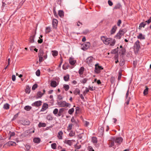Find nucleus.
Instances as JSON below:
<instances>
[{
    "label": "nucleus",
    "instance_id": "obj_1",
    "mask_svg": "<svg viewBox=\"0 0 151 151\" xmlns=\"http://www.w3.org/2000/svg\"><path fill=\"white\" fill-rule=\"evenodd\" d=\"M94 72L97 74H99L101 72V70H103L104 68L101 66H100L99 63H97L95 65Z\"/></svg>",
    "mask_w": 151,
    "mask_h": 151
},
{
    "label": "nucleus",
    "instance_id": "obj_2",
    "mask_svg": "<svg viewBox=\"0 0 151 151\" xmlns=\"http://www.w3.org/2000/svg\"><path fill=\"white\" fill-rule=\"evenodd\" d=\"M125 30L124 29H120L117 33L116 35L115 36V37L116 39H120L122 36L126 32Z\"/></svg>",
    "mask_w": 151,
    "mask_h": 151
},
{
    "label": "nucleus",
    "instance_id": "obj_3",
    "mask_svg": "<svg viewBox=\"0 0 151 151\" xmlns=\"http://www.w3.org/2000/svg\"><path fill=\"white\" fill-rule=\"evenodd\" d=\"M90 42H86L81 45V49L84 51H86L90 47Z\"/></svg>",
    "mask_w": 151,
    "mask_h": 151
},
{
    "label": "nucleus",
    "instance_id": "obj_4",
    "mask_svg": "<svg viewBox=\"0 0 151 151\" xmlns=\"http://www.w3.org/2000/svg\"><path fill=\"white\" fill-rule=\"evenodd\" d=\"M58 104L60 107H69L71 105L70 104L67 103L65 101L58 102Z\"/></svg>",
    "mask_w": 151,
    "mask_h": 151
},
{
    "label": "nucleus",
    "instance_id": "obj_5",
    "mask_svg": "<svg viewBox=\"0 0 151 151\" xmlns=\"http://www.w3.org/2000/svg\"><path fill=\"white\" fill-rule=\"evenodd\" d=\"M101 40L106 45H109V42L110 40H112V38H108L104 36H102L101 37Z\"/></svg>",
    "mask_w": 151,
    "mask_h": 151
},
{
    "label": "nucleus",
    "instance_id": "obj_6",
    "mask_svg": "<svg viewBox=\"0 0 151 151\" xmlns=\"http://www.w3.org/2000/svg\"><path fill=\"white\" fill-rule=\"evenodd\" d=\"M140 42L139 40H137L134 44V50L138 52L140 48Z\"/></svg>",
    "mask_w": 151,
    "mask_h": 151
},
{
    "label": "nucleus",
    "instance_id": "obj_7",
    "mask_svg": "<svg viewBox=\"0 0 151 151\" xmlns=\"http://www.w3.org/2000/svg\"><path fill=\"white\" fill-rule=\"evenodd\" d=\"M42 103L41 101H37L33 103L32 106H33L39 107L42 105Z\"/></svg>",
    "mask_w": 151,
    "mask_h": 151
},
{
    "label": "nucleus",
    "instance_id": "obj_8",
    "mask_svg": "<svg viewBox=\"0 0 151 151\" xmlns=\"http://www.w3.org/2000/svg\"><path fill=\"white\" fill-rule=\"evenodd\" d=\"M123 140L122 137H117L115 140V142L117 145H120L122 142Z\"/></svg>",
    "mask_w": 151,
    "mask_h": 151
},
{
    "label": "nucleus",
    "instance_id": "obj_9",
    "mask_svg": "<svg viewBox=\"0 0 151 151\" xmlns=\"http://www.w3.org/2000/svg\"><path fill=\"white\" fill-rule=\"evenodd\" d=\"M58 21L56 19H53L52 22V25L53 28L56 29L57 27Z\"/></svg>",
    "mask_w": 151,
    "mask_h": 151
},
{
    "label": "nucleus",
    "instance_id": "obj_10",
    "mask_svg": "<svg viewBox=\"0 0 151 151\" xmlns=\"http://www.w3.org/2000/svg\"><path fill=\"white\" fill-rule=\"evenodd\" d=\"M117 27L116 25L113 26L110 31V34L112 35L114 34L117 29Z\"/></svg>",
    "mask_w": 151,
    "mask_h": 151
},
{
    "label": "nucleus",
    "instance_id": "obj_11",
    "mask_svg": "<svg viewBox=\"0 0 151 151\" xmlns=\"http://www.w3.org/2000/svg\"><path fill=\"white\" fill-rule=\"evenodd\" d=\"M64 110V108H62L60 109L59 110V111H58V116H62V117H63V113Z\"/></svg>",
    "mask_w": 151,
    "mask_h": 151
},
{
    "label": "nucleus",
    "instance_id": "obj_12",
    "mask_svg": "<svg viewBox=\"0 0 151 151\" xmlns=\"http://www.w3.org/2000/svg\"><path fill=\"white\" fill-rule=\"evenodd\" d=\"M48 108V104L46 103H44L42 105V108L40 110L41 111H43L45 110Z\"/></svg>",
    "mask_w": 151,
    "mask_h": 151
},
{
    "label": "nucleus",
    "instance_id": "obj_13",
    "mask_svg": "<svg viewBox=\"0 0 151 151\" xmlns=\"http://www.w3.org/2000/svg\"><path fill=\"white\" fill-rule=\"evenodd\" d=\"M69 61L70 64L71 65H74L76 62V60H74V58L72 57L70 58Z\"/></svg>",
    "mask_w": 151,
    "mask_h": 151
},
{
    "label": "nucleus",
    "instance_id": "obj_14",
    "mask_svg": "<svg viewBox=\"0 0 151 151\" xmlns=\"http://www.w3.org/2000/svg\"><path fill=\"white\" fill-rule=\"evenodd\" d=\"M72 141H74V140H70L68 139H65L64 141V142L65 143L68 144L69 146H71L73 144V142H72Z\"/></svg>",
    "mask_w": 151,
    "mask_h": 151
},
{
    "label": "nucleus",
    "instance_id": "obj_15",
    "mask_svg": "<svg viewBox=\"0 0 151 151\" xmlns=\"http://www.w3.org/2000/svg\"><path fill=\"white\" fill-rule=\"evenodd\" d=\"M115 39H113L112 38V40H110L109 41V44L110 45V46H113L115 44Z\"/></svg>",
    "mask_w": 151,
    "mask_h": 151
},
{
    "label": "nucleus",
    "instance_id": "obj_16",
    "mask_svg": "<svg viewBox=\"0 0 151 151\" xmlns=\"http://www.w3.org/2000/svg\"><path fill=\"white\" fill-rule=\"evenodd\" d=\"M93 57L90 56L88 58L86 59V62L88 63H92L93 61Z\"/></svg>",
    "mask_w": 151,
    "mask_h": 151
},
{
    "label": "nucleus",
    "instance_id": "obj_17",
    "mask_svg": "<svg viewBox=\"0 0 151 151\" xmlns=\"http://www.w3.org/2000/svg\"><path fill=\"white\" fill-rule=\"evenodd\" d=\"M63 133L62 131H60L58 134L57 137L59 139H62V136Z\"/></svg>",
    "mask_w": 151,
    "mask_h": 151
},
{
    "label": "nucleus",
    "instance_id": "obj_18",
    "mask_svg": "<svg viewBox=\"0 0 151 151\" xmlns=\"http://www.w3.org/2000/svg\"><path fill=\"white\" fill-rule=\"evenodd\" d=\"M6 144L9 146H16V143L15 142L13 141H9L6 143Z\"/></svg>",
    "mask_w": 151,
    "mask_h": 151
},
{
    "label": "nucleus",
    "instance_id": "obj_19",
    "mask_svg": "<svg viewBox=\"0 0 151 151\" xmlns=\"http://www.w3.org/2000/svg\"><path fill=\"white\" fill-rule=\"evenodd\" d=\"M137 38L140 40H144L145 39V35H143L142 34L140 33L139 35L137 36Z\"/></svg>",
    "mask_w": 151,
    "mask_h": 151
},
{
    "label": "nucleus",
    "instance_id": "obj_20",
    "mask_svg": "<svg viewBox=\"0 0 151 151\" xmlns=\"http://www.w3.org/2000/svg\"><path fill=\"white\" fill-rule=\"evenodd\" d=\"M43 94L44 93H42L40 91L37 92V96L36 97V99H37L41 98Z\"/></svg>",
    "mask_w": 151,
    "mask_h": 151
},
{
    "label": "nucleus",
    "instance_id": "obj_21",
    "mask_svg": "<svg viewBox=\"0 0 151 151\" xmlns=\"http://www.w3.org/2000/svg\"><path fill=\"white\" fill-rule=\"evenodd\" d=\"M44 52L43 50L40 49L39 50V52L38 54V57H42L43 56Z\"/></svg>",
    "mask_w": 151,
    "mask_h": 151
},
{
    "label": "nucleus",
    "instance_id": "obj_22",
    "mask_svg": "<svg viewBox=\"0 0 151 151\" xmlns=\"http://www.w3.org/2000/svg\"><path fill=\"white\" fill-rule=\"evenodd\" d=\"M41 141L40 139L38 137H35L33 139V141L36 143H39Z\"/></svg>",
    "mask_w": 151,
    "mask_h": 151
},
{
    "label": "nucleus",
    "instance_id": "obj_23",
    "mask_svg": "<svg viewBox=\"0 0 151 151\" xmlns=\"http://www.w3.org/2000/svg\"><path fill=\"white\" fill-rule=\"evenodd\" d=\"M146 24V23L145 22H142L139 24V29H140L142 27H144Z\"/></svg>",
    "mask_w": 151,
    "mask_h": 151
},
{
    "label": "nucleus",
    "instance_id": "obj_24",
    "mask_svg": "<svg viewBox=\"0 0 151 151\" xmlns=\"http://www.w3.org/2000/svg\"><path fill=\"white\" fill-rule=\"evenodd\" d=\"M51 86L53 87H55L57 86L56 82L55 81H53L51 82Z\"/></svg>",
    "mask_w": 151,
    "mask_h": 151
},
{
    "label": "nucleus",
    "instance_id": "obj_25",
    "mask_svg": "<svg viewBox=\"0 0 151 151\" xmlns=\"http://www.w3.org/2000/svg\"><path fill=\"white\" fill-rule=\"evenodd\" d=\"M58 14L60 17L63 18L64 15V12L63 11L60 10L58 11Z\"/></svg>",
    "mask_w": 151,
    "mask_h": 151
},
{
    "label": "nucleus",
    "instance_id": "obj_26",
    "mask_svg": "<svg viewBox=\"0 0 151 151\" xmlns=\"http://www.w3.org/2000/svg\"><path fill=\"white\" fill-rule=\"evenodd\" d=\"M122 6L121 5L120 3H118L114 7V9H119Z\"/></svg>",
    "mask_w": 151,
    "mask_h": 151
},
{
    "label": "nucleus",
    "instance_id": "obj_27",
    "mask_svg": "<svg viewBox=\"0 0 151 151\" xmlns=\"http://www.w3.org/2000/svg\"><path fill=\"white\" fill-rule=\"evenodd\" d=\"M84 70V68L83 67H82L80 68L78 73L80 75H82Z\"/></svg>",
    "mask_w": 151,
    "mask_h": 151
},
{
    "label": "nucleus",
    "instance_id": "obj_28",
    "mask_svg": "<svg viewBox=\"0 0 151 151\" xmlns=\"http://www.w3.org/2000/svg\"><path fill=\"white\" fill-rule=\"evenodd\" d=\"M2 10H4L5 11L6 10L7 5L4 2H2Z\"/></svg>",
    "mask_w": 151,
    "mask_h": 151
},
{
    "label": "nucleus",
    "instance_id": "obj_29",
    "mask_svg": "<svg viewBox=\"0 0 151 151\" xmlns=\"http://www.w3.org/2000/svg\"><path fill=\"white\" fill-rule=\"evenodd\" d=\"M145 88L143 92V94L145 96L147 95L148 93V88L147 86H145Z\"/></svg>",
    "mask_w": 151,
    "mask_h": 151
},
{
    "label": "nucleus",
    "instance_id": "obj_30",
    "mask_svg": "<svg viewBox=\"0 0 151 151\" xmlns=\"http://www.w3.org/2000/svg\"><path fill=\"white\" fill-rule=\"evenodd\" d=\"M9 139H10L11 137L14 136L15 135V133L14 132H11L10 131H9Z\"/></svg>",
    "mask_w": 151,
    "mask_h": 151
},
{
    "label": "nucleus",
    "instance_id": "obj_31",
    "mask_svg": "<svg viewBox=\"0 0 151 151\" xmlns=\"http://www.w3.org/2000/svg\"><path fill=\"white\" fill-rule=\"evenodd\" d=\"M99 131L100 133L103 134L104 132V128L103 127L100 126L99 128Z\"/></svg>",
    "mask_w": 151,
    "mask_h": 151
},
{
    "label": "nucleus",
    "instance_id": "obj_32",
    "mask_svg": "<svg viewBox=\"0 0 151 151\" xmlns=\"http://www.w3.org/2000/svg\"><path fill=\"white\" fill-rule=\"evenodd\" d=\"M118 47L117 48L114 49V50H112L111 53L112 54H115L118 52Z\"/></svg>",
    "mask_w": 151,
    "mask_h": 151
},
{
    "label": "nucleus",
    "instance_id": "obj_33",
    "mask_svg": "<svg viewBox=\"0 0 151 151\" xmlns=\"http://www.w3.org/2000/svg\"><path fill=\"white\" fill-rule=\"evenodd\" d=\"M80 92V90L78 88H76L73 92V93L76 95L77 94H79Z\"/></svg>",
    "mask_w": 151,
    "mask_h": 151
},
{
    "label": "nucleus",
    "instance_id": "obj_34",
    "mask_svg": "<svg viewBox=\"0 0 151 151\" xmlns=\"http://www.w3.org/2000/svg\"><path fill=\"white\" fill-rule=\"evenodd\" d=\"M126 50L125 48L121 49L120 50L119 52L122 55H124L125 54Z\"/></svg>",
    "mask_w": 151,
    "mask_h": 151
},
{
    "label": "nucleus",
    "instance_id": "obj_35",
    "mask_svg": "<svg viewBox=\"0 0 151 151\" xmlns=\"http://www.w3.org/2000/svg\"><path fill=\"white\" fill-rule=\"evenodd\" d=\"M63 78L65 81H68L69 79V74H67Z\"/></svg>",
    "mask_w": 151,
    "mask_h": 151
},
{
    "label": "nucleus",
    "instance_id": "obj_36",
    "mask_svg": "<svg viewBox=\"0 0 151 151\" xmlns=\"http://www.w3.org/2000/svg\"><path fill=\"white\" fill-rule=\"evenodd\" d=\"M51 31V28L50 27H46L45 28V32L47 34L49 33Z\"/></svg>",
    "mask_w": 151,
    "mask_h": 151
},
{
    "label": "nucleus",
    "instance_id": "obj_37",
    "mask_svg": "<svg viewBox=\"0 0 151 151\" xmlns=\"http://www.w3.org/2000/svg\"><path fill=\"white\" fill-rule=\"evenodd\" d=\"M23 125H29L30 124V122L29 120H24L23 122Z\"/></svg>",
    "mask_w": 151,
    "mask_h": 151
},
{
    "label": "nucleus",
    "instance_id": "obj_38",
    "mask_svg": "<svg viewBox=\"0 0 151 151\" xmlns=\"http://www.w3.org/2000/svg\"><path fill=\"white\" fill-rule=\"evenodd\" d=\"M35 37V35L31 36L29 38V41L31 43H33L34 42V39Z\"/></svg>",
    "mask_w": 151,
    "mask_h": 151
},
{
    "label": "nucleus",
    "instance_id": "obj_39",
    "mask_svg": "<svg viewBox=\"0 0 151 151\" xmlns=\"http://www.w3.org/2000/svg\"><path fill=\"white\" fill-rule=\"evenodd\" d=\"M38 126L40 128L41 127H45L46 126V124L44 123L40 122L38 124Z\"/></svg>",
    "mask_w": 151,
    "mask_h": 151
},
{
    "label": "nucleus",
    "instance_id": "obj_40",
    "mask_svg": "<svg viewBox=\"0 0 151 151\" xmlns=\"http://www.w3.org/2000/svg\"><path fill=\"white\" fill-rule=\"evenodd\" d=\"M92 141L93 143H96L97 140L96 137H93L92 138Z\"/></svg>",
    "mask_w": 151,
    "mask_h": 151
},
{
    "label": "nucleus",
    "instance_id": "obj_41",
    "mask_svg": "<svg viewBox=\"0 0 151 151\" xmlns=\"http://www.w3.org/2000/svg\"><path fill=\"white\" fill-rule=\"evenodd\" d=\"M52 55L53 56L55 57L57 56L58 55V52L56 50H52Z\"/></svg>",
    "mask_w": 151,
    "mask_h": 151
},
{
    "label": "nucleus",
    "instance_id": "obj_42",
    "mask_svg": "<svg viewBox=\"0 0 151 151\" xmlns=\"http://www.w3.org/2000/svg\"><path fill=\"white\" fill-rule=\"evenodd\" d=\"M32 107L29 106H26L24 107V109L27 111H29L32 109Z\"/></svg>",
    "mask_w": 151,
    "mask_h": 151
},
{
    "label": "nucleus",
    "instance_id": "obj_43",
    "mask_svg": "<svg viewBox=\"0 0 151 151\" xmlns=\"http://www.w3.org/2000/svg\"><path fill=\"white\" fill-rule=\"evenodd\" d=\"M9 108V105L7 103H6L4 105V108L6 109H8Z\"/></svg>",
    "mask_w": 151,
    "mask_h": 151
},
{
    "label": "nucleus",
    "instance_id": "obj_44",
    "mask_svg": "<svg viewBox=\"0 0 151 151\" xmlns=\"http://www.w3.org/2000/svg\"><path fill=\"white\" fill-rule=\"evenodd\" d=\"M47 119L49 120H52L53 119V117L50 115H48L47 116Z\"/></svg>",
    "mask_w": 151,
    "mask_h": 151
},
{
    "label": "nucleus",
    "instance_id": "obj_45",
    "mask_svg": "<svg viewBox=\"0 0 151 151\" xmlns=\"http://www.w3.org/2000/svg\"><path fill=\"white\" fill-rule=\"evenodd\" d=\"M63 88L66 91H68L69 88V86L68 85L65 84L64 85Z\"/></svg>",
    "mask_w": 151,
    "mask_h": 151
},
{
    "label": "nucleus",
    "instance_id": "obj_46",
    "mask_svg": "<svg viewBox=\"0 0 151 151\" xmlns=\"http://www.w3.org/2000/svg\"><path fill=\"white\" fill-rule=\"evenodd\" d=\"M114 59L116 60L115 62L116 63H117L119 62L118 55V54L115 55L114 56Z\"/></svg>",
    "mask_w": 151,
    "mask_h": 151
},
{
    "label": "nucleus",
    "instance_id": "obj_47",
    "mask_svg": "<svg viewBox=\"0 0 151 151\" xmlns=\"http://www.w3.org/2000/svg\"><path fill=\"white\" fill-rule=\"evenodd\" d=\"M88 80V79L86 78H84L82 79V80L81 81V83L84 84L86 83Z\"/></svg>",
    "mask_w": 151,
    "mask_h": 151
},
{
    "label": "nucleus",
    "instance_id": "obj_48",
    "mask_svg": "<svg viewBox=\"0 0 151 151\" xmlns=\"http://www.w3.org/2000/svg\"><path fill=\"white\" fill-rule=\"evenodd\" d=\"M25 92L27 93H29L30 92V89L29 86H27Z\"/></svg>",
    "mask_w": 151,
    "mask_h": 151
},
{
    "label": "nucleus",
    "instance_id": "obj_49",
    "mask_svg": "<svg viewBox=\"0 0 151 151\" xmlns=\"http://www.w3.org/2000/svg\"><path fill=\"white\" fill-rule=\"evenodd\" d=\"M75 132L73 130H71L69 134V135L70 137H73L75 135Z\"/></svg>",
    "mask_w": 151,
    "mask_h": 151
},
{
    "label": "nucleus",
    "instance_id": "obj_50",
    "mask_svg": "<svg viewBox=\"0 0 151 151\" xmlns=\"http://www.w3.org/2000/svg\"><path fill=\"white\" fill-rule=\"evenodd\" d=\"M74 111V109L73 108H72L69 110L68 111V113L70 114H73Z\"/></svg>",
    "mask_w": 151,
    "mask_h": 151
},
{
    "label": "nucleus",
    "instance_id": "obj_51",
    "mask_svg": "<svg viewBox=\"0 0 151 151\" xmlns=\"http://www.w3.org/2000/svg\"><path fill=\"white\" fill-rule=\"evenodd\" d=\"M130 99V97H128V98H126L125 100L126 102L125 104H126L127 105H128L129 104Z\"/></svg>",
    "mask_w": 151,
    "mask_h": 151
},
{
    "label": "nucleus",
    "instance_id": "obj_52",
    "mask_svg": "<svg viewBox=\"0 0 151 151\" xmlns=\"http://www.w3.org/2000/svg\"><path fill=\"white\" fill-rule=\"evenodd\" d=\"M73 125V124H69L68 126L67 127L68 131L71 130L72 129Z\"/></svg>",
    "mask_w": 151,
    "mask_h": 151
},
{
    "label": "nucleus",
    "instance_id": "obj_53",
    "mask_svg": "<svg viewBox=\"0 0 151 151\" xmlns=\"http://www.w3.org/2000/svg\"><path fill=\"white\" fill-rule=\"evenodd\" d=\"M51 147L53 149H55L56 148V144L55 143H53L51 145Z\"/></svg>",
    "mask_w": 151,
    "mask_h": 151
},
{
    "label": "nucleus",
    "instance_id": "obj_54",
    "mask_svg": "<svg viewBox=\"0 0 151 151\" xmlns=\"http://www.w3.org/2000/svg\"><path fill=\"white\" fill-rule=\"evenodd\" d=\"M25 147L27 151H28L30 148V146L28 144H27L25 145Z\"/></svg>",
    "mask_w": 151,
    "mask_h": 151
},
{
    "label": "nucleus",
    "instance_id": "obj_55",
    "mask_svg": "<svg viewBox=\"0 0 151 151\" xmlns=\"http://www.w3.org/2000/svg\"><path fill=\"white\" fill-rule=\"evenodd\" d=\"M58 109L56 108L54 109V110L53 111V114L55 115H56L57 114H58Z\"/></svg>",
    "mask_w": 151,
    "mask_h": 151
},
{
    "label": "nucleus",
    "instance_id": "obj_56",
    "mask_svg": "<svg viewBox=\"0 0 151 151\" xmlns=\"http://www.w3.org/2000/svg\"><path fill=\"white\" fill-rule=\"evenodd\" d=\"M37 84H34L32 88V90H35L37 87Z\"/></svg>",
    "mask_w": 151,
    "mask_h": 151
},
{
    "label": "nucleus",
    "instance_id": "obj_57",
    "mask_svg": "<svg viewBox=\"0 0 151 151\" xmlns=\"http://www.w3.org/2000/svg\"><path fill=\"white\" fill-rule=\"evenodd\" d=\"M124 63V60H121L119 62V65L120 66H122Z\"/></svg>",
    "mask_w": 151,
    "mask_h": 151
},
{
    "label": "nucleus",
    "instance_id": "obj_58",
    "mask_svg": "<svg viewBox=\"0 0 151 151\" xmlns=\"http://www.w3.org/2000/svg\"><path fill=\"white\" fill-rule=\"evenodd\" d=\"M36 74L37 76H40V72L39 70H37L36 72Z\"/></svg>",
    "mask_w": 151,
    "mask_h": 151
},
{
    "label": "nucleus",
    "instance_id": "obj_59",
    "mask_svg": "<svg viewBox=\"0 0 151 151\" xmlns=\"http://www.w3.org/2000/svg\"><path fill=\"white\" fill-rule=\"evenodd\" d=\"M71 122L73 123H74L76 124H77V122L75 120L73 116L71 119Z\"/></svg>",
    "mask_w": 151,
    "mask_h": 151
},
{
    "label": "nucleus",
    "instance_id": "obj_60",
    "mask_svg": "<svg viewBox=\"0 0 151 151\" xmlns=\"http://www.w3.org/2000/svg\"><path fill=\"white\" fill-rule=\"evenodd\" d=\"M88 149L89 151H94V150L93 149V147L91 146H89L88 147Z\"/></svg>",
    "mask_w": 151,
    "mask_h": 151
},
{
    "label": "nucleus",
    "instance_id": "obj_61",
    "mask_svg": "<svg viewBox=\"0 0 151 151\" xmlns=\"http://www.w3.org/2000/svg\"><path fill=\"white\" fill-rule=\"evenodd\" d=\"M122 75V73L120 72H119L118 77V80H120L121 78Z\"/></svg>",
    "mask_w": 151,
    "mask_h": 151
},
{
    "label": "nucleus",
    "instance_id": "obj_62",
    "mask_svg": "<svg viewBox=\"0 0 151 151\" xmlns=\"http://www.w3.org/2000/svg\"><path fill=\"white\" fill-rule=\"evenodd\" d=\"M19 113V112L17 113L16 114H15L13 117V119L14 120V119H17V117H18V115Z\"/></svg>",
    "mask_w": 151,
    "mask_h": 151
},
{
    "label": "nucleus",
    "instance_id": "obj_63",
    "mask_svg": "<svg viewBox=\"0 0 151 151\" xmlns=\"http://www.w3.org/2000/svg\"><path fill=\"white\" fill-rule=\"evenodd\" d=\"M108 4L110 6H111L113 5V2L111 0H108Z\"/></svg>",
    "mask_w": 151,
    "mask_h": 151
},
{
    "label": "nucleus",
    "instance_id": "obj_64",
    "mask_svg": "<svg viewBox=\"0 0 151 151\" xmlns=\"http://www.w3.org/2000/svg\"><path fill=\"white\" fill-rule=\"evenodd\" d=\"M58 98L59 100H60L63 99V97L60 95H59L58 96Z\"/></svg>",
    "mask_w": 151,
    "mask_h": 151
}]
</instances>
